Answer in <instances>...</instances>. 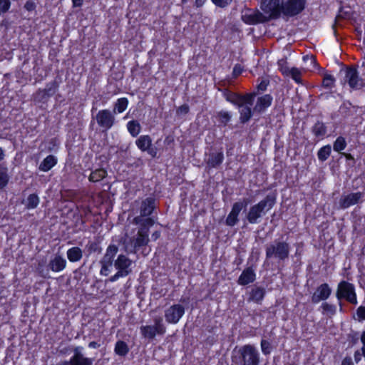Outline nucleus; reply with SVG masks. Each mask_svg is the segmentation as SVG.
I'll use <instances>...</instances> for the list:
<instances>
[{
  "label": "nucleus",
  "instance_id": "62",
  "mask_svg": "<svg viewBox=\"0 0 365 365\" xmlns=\"http://www.w3.org/2000/svg\"><path fill=\"white\" fill-rule=\"evenodd\" d=\"M160 237V231H155L153 234H152V239L153 240H157L159 237Z\"/></svg>",
  "mask_w": 365,
  "mask_h": 365
},
{
  "label": "nucleus",
  "instance_id": "20",
  "mask_svg": "<svg viewBox=\"0 0 365 365\" xmlns=\"http://www.w3.org/2000/svg\"><path fill=\"white\" fill-rule=\"evenodd\" d=\"M243 209V205L241 203H234L230 212L226 218L225 223L227 226L233 227L238 222V215L241 210Z\"/></svg>",
  "mask_w": 365,
  "mask_h": 365
},
{
  "label": "nucleus",
  "instance_id": "57",
  "mask_svg": "<svg viewBox=\"0 0 365 365\" xmlns=\"http://www.w3.org/2000/svg\"><path fill=\"white\" fill-rule=\"evenodd\" d=\"M341 365H354V363L350 356H346L342 360Z\"/></svg>",
  "mask_w": 365,
  "mask_h": 365
},
{
  "label": "nucleus",
  "instance_id": "3",
  "mask_svg": "<svg viewBox=\"0 0 365 365\" xmlns=\"http://www.w3.org/2000/svg\"><path fill=\"white\" fill-rule=\"evenodd\" d=\"M290 250L289 242L282 239H276L265 246L266 259L284 262L289 258Z\"/></svg>",
  "mask_w": 365,
  "mask_h": 365
},
{
  "label": "nucleus",
  "instance_id": "24",
  "mask_svg": "<svg viewBox=\"0 0 365 365\" xmlns=\"http://www.w3.org/2000/svg\"><path fill=\"white\" fill-rule=\"evenodd\" d=\"M255 280V273L252 267L246 268L240 274L238 279V284L240 285H247Z\"/></svg>",
  "mask_w": 365,
  "mask_h": 365
},
{
  "label": "nucleus",
  "instance_id": "10",
  "mask_svg": "<svg viewBox=\"0 0 365 365\" xmlns=\"http://www.w3.org/2000/svg\"><path fill=\"white\" fill-rule=\"evenodd\" d=\"M365 195L362 192L342 194L338 201L337 208L346 210L351 206L358 205L364 201Z\"/></svg>",
  "mask_w": 365,
  "mask_h": 365
},
{
  "label": "nucleus",
  "instance_id": "39",
  "mask_svg": "<svg viewBox=\"0 0 365 365\" xmlns=\"http://www.w3.org/2000/svg\"><path fill=\"white\" fill-rule=\"evenodd\" d=\"M335 78L329 73H324L322 81V86L325 88L329 89L334 86Z\"/></svg>",
  "mask_w": 365,
  "mask_h": 365
},
{
  "label": "nucleus",
  "instance_id": "52",
  "mask_svg": "<svg viewBox=\"0 0 365 365\" xmlns=\"http://www.w3.org/2000/svg\"><path fill=\"white\" fill-rule=\"evenodd\" d=\"M58 351L61 355H66V354H70L71 352L73 353V347H71V346H64V347H63L61 349H58Z\"/></svg>",
  "mask_w": 365,
  "mask_h": 365
},
{
  "label": "nucleus",
  "instance_id": "21",
  "mask_svg": "<svg viewBox=\"0 0 365 365\" xmlns=\"http://www.w3.org/2000/svg\"><path fill=\"white\" fill-rule=\"evenodd\" d=\"M66 260L61 255H56L50 259L48 267L53 272H58L66 268Z\"/></svg>",
  "mask_w": 365,
  "mask_h": 365
},
{
  "label": "nucleus",
  "instance_id": "26",
  "mask_svg": "<svg viewBox=\"0 0 365 365\" xmlns=\"http://www.w3.org/2000/svg\"><path fill=\"white\" fill-rule=\"evenodd\" d=\"M57 163V158L52 155H48L41 163L38 169L43 172L50 170Z\"/></svg>",
  "mask_w": 365,
  "mask_h": 365
},
{
  "label": "nucleus",
  "instance_id": "17",
  "mask_svg": "<svg viewBox=\"0 0 365 365\" xmlns=\"http://www.w3.org/2000/svg\"><path fill=\"white\" fill-rule=\"evenodd\" d=\"M242 21L247 24L253 25L259 23H263L267 21V18L263 14L259 11H251L248 9L244 14L242 15Z\"/></svg>",
  "mask_w": 365,
  "mask_h": 365
},
{
  "label": "nucleus",
  "instance_id": "45",
  "mask_svg": "<svg viewBox=\"0 0 365 365\" xmlns=\"http://www.w3.org/2000/svg\"><path fill=\"white\" fill-rule=\"evenodd\" d=\"M359 335L356 331H351L347 334V341L350 346H354L359 341Z\"/></svg>",
  "mask_w": 365,
  "mask_h": 365
},
{
  "label": "nucleus",
  "instance_id": "36",
  "mask_svg": "<svg viewBox=\"0 0 365 365\" xmlns=\"http://www.w3.org/2000/svg\"><path fill=\"white\" fill-rule=\"evenodd\" d=\"M86 251L88 255H91L92 253H101L102 251V248L100 246L99 243L97 242L89 241L86 245Z\"/></svg>",
  "mask_w": 365,
  "mask_h": 365
},
{
  "label": "nucleus",
  "instance_id": "49",
  "mask_svg": "<svg viewBox=\"0 0 365 365\" xmlns=\"http://www.w3.org/2000/svg\"><path fill=\"white\" fill-rule=\"evenodd\" d=\"M212 1L218 7L225 8L231 4L232 0H212Z\"/></svg>",
  "mask_w": 365,
  "mask_h": 365
},
{
  "label": "nucleus",
  "instance_id": "2",
  "mask_svg": "<svg viewBox=\"0 0 365 365\" xmlns=\"http://www.w3.org/2000/svg\"><path fill=\"white\" fill-rule=\"evenodd\" d=\"M137 225V234L131 237L125 238L123 241L124 250L127 253L136 254L140 248L147 246L150 241L148 233L151 227Z\"/></svg>",
  "mask_w": 365,
  "mask_h": 365
},
{
  "label": "nucleus",
  "instance_id": "19",
  "mask_svg": "<svg viewBox=\"0 0 365 365\" xmlns=\"http://www.w3.org/2000/svg\"><path fill=\"white\" fill-rule=\"evenodd\" d=\"M224 160V154L222 150L212 152L207 155L205 162L209 168H215L220 166Z\"/></svg>",
  "mask_w": 365,
  "mask_h": 365
},
{
  "label": "nucleus",
  "instance_id": "8",
  "mask_svg": "<svg viewBox=\"0 0 365 365\" xmlns=\"http://www.w3.org/2000/svg\"><path fill=\"white\" fill-rule=\"evenodd\" d=\"M336 297L338 300L345 299L352 304H357L355 287L346 281H341L337 286Z\"/></svg>",
  "mask_w": 365,
  "mask_h": 365
},
{
  "label": "nucleus",
  "instance_id": "53",
  "mask_svg": "<svg viewBox=\"0 0 365 365\" xmlns=\"http://www.w3.org/2000/svg\"><path fill=\"white\" fill-rule=\"evenodd\" d=\"M189 106L187 104H183L180 106L177 110L178 114H187L189 112Z\"/></svg>",
  "mask_w": 365,
  "mask_h": 365
},
{
  "label": "nucleus",
  "instance_id": "56",
  "mask_svg": "<svg viewBox=\"0 0 365 365\" xmlns=\"http://www.w3.org/2000/svg\"><path fill=\"white\" fill-rule=\"evenodd\" d=\"M361 356H363V354H362V352L361 353L360 350H356L354 352V360L356 363H358L361 361Z\"/></svg>",
  "mask_w": 365,
  "mask_h": 365
},
{
  "label": "nucleus",
  "instance_id": "29",
  "mask_svg": "<svg viewBox=\"0 0 365 365\" xmlns=\"http://www.w3.org/2000/svg\"><path fill=\"white\" fill-rule=\"evenodd\" d=\"M240 108V120L242 123L248 122L252 118V110L250 106L242 104V106H237Z\"/></svg>",
  "mask_w": 365,
  "mask_h": 365
},
{
  "label": "nucleus",
  "instance_id": "18",
  "mask_svg": "<svg viewBox=\"0 0 365 365\" xmlns=\"http://www.w3.org/2000/svg\"><path fill=\"white\" fill-rule=\"evenodd\" d=\"M331 294V289L327 283L322 284L312 296V302L317 304L320 301L327 299Z\"/></svg>",
  "mask_w": 365,
  "mask_h": 365
},
{
  "label": "nucleus",
  "instance_id": "31",
  "mask_svg": "<svg viewBox=\"0 0 365 365\" xmlns=\"http://www.w3.org/2000/svg\"><path fill=\"white\" fill-rule=\"evenodd\" d=\"M107 175V171L103 168H99L96 169L94 171H93L88 179L91 182H99L103 178H105Z\"/></svg>",
  "mask_w": 365,
  "mask_h": 365
},
{
  "label": "nucleus",
  "instance_id": "54",
  "mask_svg": "<svg viewBox=\"0 0 365 365\" xmlns=\"http://www.w3.org/2000/svg\"><path fill=\"white\" fill-rule=\"evenodd\" d=\"M242 72V68L240 65L237 64L233 68L232 71V76L234 78H237L238 76H240Z\"/></svg>",
  "mask_w": 365,
  "mask_h": 365
},
{
  "label": "nucleus",
  "instance_id": "27",
  "mask_svg": "<svg viewBox=\"0 0 365 365\" xmlns=\"http://www.w3.org/2000/svg\"><path fill=\"white\" fill-rule=\"evenodd\" d=\"M312 132L317 138H323L327 132V128L322 121H317L312 128Z\"/></svg>",
  "mask_w": 365,
  "mask_h": 365
},
{
  "label": "nucleus",
  "instance_id": "59",
  "mask_svg": "<svg viewBox=\"0 0 365 365\" xmlns=\"http://www.w3.org/2000/svg\"><path fill=\"white\" fill-rule=\"evenodd\" d=\"M290 70L291 68L287 67V66H282L280 68L281 72L283 75H285L287 76H289L290 74Z\"/></svg>",
  "mask_w": 365,
  "mask_h": 365
},
{
  "label": "nucleus",
  "instance_id": "51",
  "mask_svg": "<svg viewBox=\"0 0 365 365\" xmlns=\"http://www.w3.org/2000/svg\"><path fill=\"white\" fill-rule=\"evenodd\" d=\"M36 5L34 1L28 0L24 4V9L28 11H32L36 9Z\"/></svg>",
  "mask_w": 365,
  "mask_h": 365
},
{
  "label": "nucleus",
  "instance_id": "28",
  "mask_svg": "<svg viewBox=\"0 0 365 365\" xmlns=\"http://www.w3.org/2000/svg\"><path fill=\"white\" fill-rule=\"evenodd\" d=\"M222 91L223 96L225 98V99L227 101L232 103V104H234L235 106H240L241 94L232 92L227 88L222 90Z\"/></svg>",
  "mask_w": 365,
  "mask_h": 365
},
{
  "label": "nucleus",
  "instance_id": "42",
  "mask_svg": "<svg viewBox=\"0 0 365 365\" xmlns=\"http://www.w3.org/2000/svg\"><path fill=\"white\" fill-rule=\"evenodd\" d=\"M217 118L219 122L226 125L231 119V115L227 111H220L217 114Z\"/></svg>",
  "mask_w": 365,
  "mask_h": 365
},
{
  "label": "nucleus",
  "instance_id": "5",
  "mask_svg": "<svg viewBox=\"0 0 365 365\" xmlns=\"http://www.w3.org/2000/svg\"><path fill=\"white\" fill-rule=\"evenodd\" d=\"M276 202L274 195H267L258 203L252 205L246 215V219L250 224L259 222L260 219L271 210Z\"/></svg>",
  "mask_w": 365,
  "mask_h": 365
},
{
  "label": "nucleus",
  "instance_id": "25",
  "mask_svg": "<svg viewBox=\"0 0 365 365\" xmlns=\"http://www.w3.org/2000/svg\"><path fill=\"white\" fill-rule=\"evenodd\" d=\"M66 255L71 262H76L82 259L83 250L78 247H73L67 250Z\"/></svg>",
  "mask_w": 365,
  "mask_h": 365
},
{
  "label": "nucleus",
  "instance_id": "23",
  "mask_svg": "<svg viewBox=\"0 0 365 365\" xmlns=\"http://www.w3.org/2000/svg\"><path fill=\"white\" fill-rule=\"evenodd\" d=\"M266 290L262 287L255 286L250 292L248 301H252L260 304L265 296Z\"/></svg>",
  "mask_w": 365,
  "mask_h": 365
},
{
  "label": "nucleus",
  "instance_id": "44",
  "mask_svg": "<svg viewBox=\"0 0 365 365\" xmlns=\"http://www.w3.org/2000/svg\"><path fill=\"white\" fill-rule=\"evenodd\" d=\"M49 98L43 89H39L34 95V99L38 102H46Z\"/></svg>",
  "mask_w": 365,
  "mask_h": 365
},
{
  "label": "nucleus",
  "instance_id": "63",
  "mask_svg": "<svg viewBox=\"0 0 365 365\" xmlns=\"http://www.w3.org/2000/svg\"><path fill=\"white\" fill-rule=\"evenodd\" d=\"M235 203H241L243 205V208H244V207H246L247 205L250 203V200L247 198H244L242 200V201H238V202H236Z\"/></svg>",
  "mask_w": 365,
  "mask_h": 365
},
{
  "label": "nucleus",
  "instance_id": "7",
  "mask_svg": "<svg viewBox=\"0 0 365 365\" xmlns=\"http://www.w3.org/2000/svg\"><path fill=\"white\" fill-rule=\"evenodd\" d=\"M339 76L341 78V84L348 83L353 89H360L364 86V82L359 77L357 69L354 67H345L340 70Z\"/></svg>",
  "mask_w": 365,
  "mask_h": 365
},
{
  "label": "nucleus",
  "instance_id": "9",
  "mask_svg": "<svg viewBox=\"0 0 365 365\" xmlns=\"http://www.w3.org/2000/svg\"><path fill=\"white\" fill-rule=\"evenodd\" d=\"M153 322L154 325L141 326L140 328L143 336L149 340L153 339L157 334L163 335L166 331V328L160 317H155Z\"/></svg>",
  "mask_w": 365,
  "mask_h": 365
},
{
  "label": "nucleus",
  "instance_id": "43",
  "mask_svg": "<svg viewBox=\"0 0 365 365\" xmlns=\"http://www.w3.org/2000/svg\"><path fill=\"white\" fill-rule=\"evenodd\" d=\"M260 346L262 352L264 355H269L272 352V346L269 341L266 339H262L260 342Z\"/></svg>",
  "mask_w": 365,
  "mask_h": 365
},
{
  "label": "nucleus",
  "instance_id": "14",
  "mask_svg": "<svg viewBox=\"0 0 365 365\" xmlns=\"http://www.w3.org/2000/svg\"><path fill=\"white\" fill-rule=\"evenodd\" d=\"M185 307L180 304H175L165 310V319L169 324H177L185 314Z\"/></svg>",
  "mask_w": 365,
  "mask_h": 365
},
{
  "label": "nucleus",
  "instance_id": "64",
  "mask_svg": "<svg viewBox=\"0 0 365 365\" xmlns=\"http://www.w3.org/2000/svg\"><path fill=\"white\" fill-rule=\"evenodd\" d=\"M303 59H304V61L309 59V60L311 61V62H312L314 65L317 66V63H316L315 58H314L313 56H311V57L309 58L308 56H304V57H303Z\"/></svg>",
  "mask_w": 365,
  "mask_h": 365
},
{
  "label": "nucleus",
  "instance_id": "40",
  "mask_svg": "<svg viewBox=\"0 0 365 365\" xmlns=\"http://www.w3.org/2000/svg\"><path fill=\"white\" fill-rule=\"evenodd\" d=\"M255 96H256V93H247L245 95H241L240 106H242V104L248 106H252Z\"/></svg>",
  "mask_w": 365,
  "mask_h": 365
},
{
  "label": "nucleus",
  "instance_id": "61",
  "mask_svg": "<svg viewBox=\"0 0 365 365\" xmlns=\"http://www.w3.org/2000/svg\"><path fill=\"white\" fill-rule=\"evenodd\" d=\"M100 344H98V342L96 341H91L89 344H88V347L89 348H92V349H96V348H98L100 347Z\"/></svg>",
  "mask_w": 365,
  "mask_h": 365
},
{
  "label": "nucleus",
  "instance_id": "13",
  "mask_svg": "<svg viewBox=\"0 0 365 365\" xmlns=\"http://www.w3.org/2000/svg\"><path fill=\"white\" fill-rule=\"evenodd\" d=\"M96 120L98 125L105 130L111 128L115 122V114L108 109L99 110L96 115Z\"/></svg>",
  "mask_w": 365,
  "mask_h": 365
},
{
  "label": "nucleus",
  "instance_id": "58",
  "mask_svg": "<svg viewBox=\"0 0 365 365\" xmlns=\"http://www.w3.org/2000/svg\"><path fill=\"white\" fill-rule=\"evenodd\" d=\"M267 83L265 81H262L261 83L257 86L259 91H264L267 89Z\"/></svg>",
  "mask_w": 365,
  "mask_h": 365
},
{
  "label": "nucleus",
  "instance_id": "16",
  "mask_svg": "<svg viewBox=\"0 0 365 365\" xmlns=\"http://www.w3.org/2000/svg\"><path fill=\"white\" fill-rule=\"evenodd\" d=\"M137 147L143 152H147L153 158L157 155V149L152 146V139L148 135H140L135 141Z\"/></svg>",
  "mask_w": 365,
  "mask_h": 365
},
{
  "label": "nucleus",
  "instance_id": "48",
  "mask_svg": "<svg viewBox=\"0 0 365 365\" xmlns=\"http://www.w3.org/2000/svg\"><path fill=\"white\" fill-rule=\"evenodd\" d=\"M11 4L10 0H0V15L8 12Z\"/></svg>",
  "mask_w": 365,
  "mask_h": 365
},
{
  "label": "nucleus",
  "instance_id": "22",
  "mask_svg": "<svg viewBox=\"0 0 365 365\" xmlns=\"http://www.w3.org/2000/svg\"><path fill=\"white\" fill-rule=\"evenodd\" d=\"M272 97L269 94H265L257 98V103L254 107V112L261 113L269 107L272 102Z\"/></svg>",
  "mask_w": 365,
  "mask_h": 365
},
{
  "label": "nucleus",
  "instance_id": "34",
  "mask_svg": "<svg viewBox=\"0 0 365 365\" xmlns=\"http://www.w3.org/2000/svg\"><path fill=\"white\" fill-rule=\"evenodd\" d=\"M127 128L133 137H136L140 132L141 126L137 120H133L128 123Z\"/></svg>",
  "mask_w": 365,
  "mask_h": 365
},
{
  "label": "nucleus",
  "instance_id": "55",
  "mask_svg": "<svg viewBox=\"0 0 365 365\" xmlns=\"http://www.w3.org/2000/svg\"><path fill=\"white\" fill-rule=\"evenodd\" d=\"M349 17L350 14L349 12H344L342 10H340L336 19H349Z\"/></svg>",
  "mask_w": 365,
  "mask_h": 365
},
{
  "label": "nucleus",
  "instance_id": "32",
  "mask_svg": "<svg viewBox=\"0 0 365 365\" xmlns=\"http://www.w3.org/2000/svg\"><path fill=\"white\" fill-rule=\"evenodd\" d=\"M39 202L40 200L38 196L34 193L29 195L26 201L23 202L22 203L25 205L27 209L30 210L36 208L39 204Z\"/></svg>",
  "mask_w": 365,
  "mask_h": 365
},
{
  "label": "nucleus",
  "instance_id": "11",
  "mask_svg": "<svg viewBox=\"0 0 365 365\" xmlns=\"http://www.w3.org/2000/svg\"><path fill=\"white\" fill-rule=\"evenodd\" d=\"M306 0H287L283 3L282 14L289 17L300 14L305 8Z\"/></svg>",
  "mask_w": 365,
  "mask_h": 365
},
{
  "label": "nucleus",
  "instance_id": "41",
  "mask_svg": "<svg viewBox=\"0 0 365 365\" xmlns=\"http://www.w3.org/2000/svg\"><path fill=\"white\" fill-rule=\"evenodd\" d=\"M58 87V84L56 81H53L48 84H46V88L43 91L49 96V97L52 96L55 94Z\"/></svg>",
  "mask_w": 365,
  "mask_h": 365
},
{
  "label": "nucleus",
  "instance_id": "37",
  "mask_svg": "<svg viewBox=\"0 0 365 365\" xmlns=\"http://www.w3.org/2000/svg\"><path fill=\"white\" fill-rule=\"evenodd\" d=\"M331 148L329 145L321 148L317 153L319 160L322 162L327 160L331 154Z\"/></svg>",
  "mask_w": 365,
  "mask_h": 365
},
{
  "label": "nucleus",
  "instance_id": "12",
  "mask_svg": "<svg viewBox=\"0 0 365 365\" xmlns=\"http://www.w3.org/2000/svg\"><path fill=\"white\" fill-rule=\"evenodd\" d=\"M283 2L281 0H262V9L269 14L272 19H277L282 14Z\"/></svg>",
  "mask_w": 365,
  "mask_h": 365
},
{
  "label": "nucleus",
  "instance_id": "15",
  "mask_svg": "<svg viewBox=\"0 0 365 365\" xmlns=\"http://www.w3.org/2000/svg\"><path fill=\"white\" fill-rule=\"evenodd\" d=\"M83 349L82 346H73V355L67 360L68 365H93V359L85 356Z\"/></svg>",
  "mask_w": 365,
  "mask_h": 365
},
{
  "label": "nucleus",
  "instance_id": "47",
  "mask_svg": "<svg viewBox=\"0 0 365 365\" xmlns=\"http://www.w3.org/2000/svg\"><path fill=\"white\" fill-rule=\"evenodd\" d=\"M301 76H302V73L298 68H291L290 74L289 76H291L292 78L297 83H300L302 82Z\"/></svg>",
  "mask_w": 365,
  "mask_h": 365
},
{
  "label": "nucleus",
  "instance_id": "50",
  "mask_svg": "<svg viewBox=\"0 0 365 365\" xmlns=\"http://www.w3.org/2000/svg\"><path fill=\"white\" fill-rule=\"evenodd\" d=\"M356 314L358 316L359 320H365V307L360 306L356 309Z\"/></svg>",
  "mask_w": 365,
  "mask_h": 365
},
{
  "label": "nucleus",
  "instance_id": "6",
  "mask_svg": "<svg viewBox=\"0 0 365 365\" xmlns=\"http://www.w3.org/2000/svg\"><path fill=\"white\" fill-rule=\"evenodd\" d=\"M235 362L240 365H259L260 354L253 344H245L238 350Z\"/></svg>",
  "mask_w": 365,
  "mask_h": 365
},
{
  "label": "nucleus",
  "instance_id": "30",
  "mask_svg": "<svg viewBox=\"0 0 365 365\" xmlns=\"http://www.w3.org/2000/svg\"><path fill=\"white\" fill-rule=\"evenodd\" d=\"M128 106V100L126 98H120L117 100L113 106L114 114L121 113L126 110Z\"/></svg>",
  "mask_w": 365,
  "mask_h": 365
},
{
  "label": "nucleus",
  "instance_id": "46",
  "mask_svg": "<svg viewBox=\"0 0 365 365\" xmlns=\"http://www.w3.org/2000/svg\"><path fill=\"white\" fill-rule=\"evenodd\" d=\"M324 314H329L331 316L335 314L336 308L335 305L330 304L328 303H323L322 305Z\"/></svg>",
  "mask_w": 365,
  "mask_h": 365
},
{
  "label": "nucleus",
  "instance_id": "33",
  "mask_svg": "<svg viewBox=\"0 0 365 365\" xmlns=\"http://www.w3.org/2000/svg\"><path fill=\"white\" fill-rule=\"evenodd\" d=\"M9 178L7 167L0 165V190L4 189L8 185Z\"/></svg>",
  "mask_w": 365,
  "mask_h": 365
},
{
  "label": "nucleus",
  "instance_id": "60",
  "mask_svg": "<svg viewBox=\"0 0 365 365\" xmlns=\"http://www.w3.org/2000/svg\"><path fill=\"white\" fill-rule=\"evenodd\" d=\"M83 0H72L73 7H80L82 6Z\"/></svg>",
  "mask_w": 365,
  "mask_h": 365
},
{
  "label": "nucleus",
  "instance_id": "1",
  "mask_svg": "<svg viewBox=\"0 0 365 365\" xmlns=\"http://www.w3.org/2000/svg\"><path fill=\"white\" fill-rule=\"evenodd\" d=\"M118 252V247L110 244L106 248V252L99 261L101 265L100 274L108 276L113 271V267L117 270L116 273L106 280V282H114L120 278L125 277L132 272L133 261L123 254L119 255L115 259Z\"/></svg>",
  "mask_w": 365,
  "mask_h": 365
},
{
  "label": "nucleus",
  "instance_id": "38",
  "mask_svg": "<svg viewBox=\"0 0 365 365\" xmlns=\"http://www.w3.org/2000/svg\"><path fill=\"white\" fill-rule=\"evenodd\" d=\"M346 147V142L344 137L339 136L334 142L333 148L336 152H341Z\"/></svg>",
  "mask_w": 365,
  "mask_h": 365
},
{
  "label": "nucleus",
  "instance_id": "4",
  "mask_svg": "<svg viewBox=\"0 0 365 365\" xmlns=\"http://www.w3.org/2000/svg\"><path fill=\"white\" fill-rule=\"evenodd\" d=\"M155 208L156 203L154 197H148L143 200L138 208L140 214L133 219L132 223L152 227L155 224L153 214Z\"/></svg>",
  "mask_w": 365,
  "mask_h": 365
},
{
  "label": "nucleus",
  "instance_id": "35",
  "mask_svg": "<svg viewBox=\"0 0 365 365\" xmlns=\"http://www.w3.org/2000/svg\"><path fill=\"white\" fill-rule=\"evenodd\" d=\"M115 352L119 356H125L129 352L128 346L123 341H118L115 346Z\"/></svg>",
  "mask_w": 365,
  "mask_h": 365
}]
</instances>
